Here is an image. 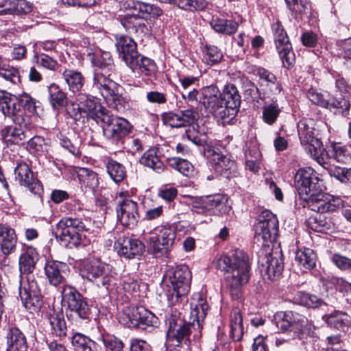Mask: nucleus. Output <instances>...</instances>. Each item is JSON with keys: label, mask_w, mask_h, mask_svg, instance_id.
Here are the masks:
<instances>
[{"label": "nucleus", "mask_w": 351, "mask_h": 351, "mask_svg": "<svg viewBox=\"0 0 351 351\" xmlns=\"http://www.w3.org/2000/svg\"><path fill=\"white\" fill-rule=\"evenodd\" d=\"M199 101L210 113L216 118L218 116H224L226 114L221 111L222 107L219 102L220 92L219 88L215 85L206 86L202 89Z\"/></svg>", "instance_id": "obj_22"}, {"label": "nucleus", "mask_w": 351, "mask_h": 351, "mask_svg": "<svg viewBox=\"0 0 351 351\" xmlns=\"http://www.w3.org/2000/svg\"><path fill=\"white\" fill-rule=\"evenodd\" d=\"M35 58L38 64L47 69L54 71L58 66L57 61L48 55L42 53L39 56L36 55Z\"/></svg>", "instance_id": "obj_64"}, {"label": "nucleus", "mask_w": 351, "mask_h": 351, "mask_svg": "<svg viewBox=\"0 0 351 351\" xmlns=\"http://www.w3.org/2000/svg\"><path fill=\"white\" fill-rule=\"evenodd\" d=\"M176 238V228L168 225L157 226L150 232L144 233L143 236L148 249L156 258L169 254L175 243Z\"/></svg>", "instance_id": "obj_4"}, {"label": "nucleus", "mask_w": 351, "mask_h": 351, "mask_svg": "<svg viewBox=\"0 0 351 351\" xmlns=\"http://www.w3.org/2000/svg\"><path fill=\"white\" fill-rule=\"evenodd\" d=\"M121 322L130 328L153 326L157 322V317L143 306L128 308L124 310Z\"/></svg>", "instance_id": "obj_17"}, {"label": "nucleus", "mask_w": 351, "mask_h": 351, "mask_svg": "<svg viewBox=\"0 0 351 351\" xmlns=\"http://www.w3.org/2000/svg\"><path fill=\"white\" fill-rule=\"evenodd\" d=\"M319 178L314 170L311 168L300 169L295 175V186L300 197L307 203H313L312 210L319 213L316 218L315 230L327 234L329 223L326 221V214L329 211V202L323 200L318 194Z\"/></svg>", "instance_id": "obj_2"}, {"label": "nucleus", "mask_w": 351, "mask_h": 351, "mask_svg": "<svg viewBox=\"0 0 351 351\" xmlns=\"http://www.w3.org/2000/svg\"><path fill=\"white\" fill-rule=\"evenodd\" d=\"M88 56H91L90 60L94 69L106 73H112L114 70L113 60L109 52L102 51L93 56L88 53Z\"/></svg>", "instance_id": "obj_37"}, {"label": "nucleus", "mask_w": 351, "mask_h": 351, "mask_svg": "<svg viewBox=\"0 0 351 351\" xmlns=\"http://www.w3.org/2000/svg\"><path fill=\"white\" fill-rule=\"evenodd\" d=\"M185 134L188 140L197 146H205L207 143V137L204 134H200L193 128L186 130Z\"/></svg>", "instance_id": "obj_62"}, {"label": "nucleus", "mask_w": 351, "mask_h": 351, "mask_svg": "<svg viewBox=\"0 0 351 351\" xmlns=\"http://www.w3.org/2000/svg\"><path fill=\"white\" fill-rule=\"evenodd\" d=\"M258 263L261 271L268 279L275 280L280 276L284 265L282 257L278 253H272V249L268 244H263L258 252Z\"/></svg>", "instance_id": "obj_13"}, {"label": "nucleus", "mask_w": 351, "mask_h": 351, "mask_svg": "<svg viewBox=\"0 0 351 351\" xmlns=\"http://www.w3.org/2000/svg\"><path fill=\"white\" fill-rule=\"evenodd\" d=\"M274 322L281 332L303 331L308 325V320L305 316L293 311L276 313Z\"/></svg>", "instance_id": "obj_16"}, {"label": "nucleus", "mask_w": 351, "mask_h": 351, "mask_svg": "<svg viewBox=\"0 0 351 351\" xmlns=\"http://www.w3.org/2000/svg\"><path fill=\"white\" fill-rule=\"evenodd\" d=\"M157 152V150L154 148L147 150L141 157L139 162L143 166L153 169L158 173H160L164 171L165 167Z\"/></svg>", "instance_id": "obj_40"}, {"label": "nucleus", "mask_w": 351, "mask_h": 351, "mask_svg": "<svg viewBox=\"0 0 351 351\" xmlns=\"http://www.w3.org/2000/svg\"><path fill=\"white\" fill-rule=\"evenodd\" d=\"M208 305L201 298L197 304L191 309L189 321L182 317L179 308L171 307L166 316V324L168 326L167 339L182 344L190 341V336L193 334L195 340L201 337L200 319H204L207 313Z\"/></svg>", "instance_id": "obj_1"}, {"label": "nucleus", "mask_w": 351, "mask_h": 351, "mask_svg": "<svg viewBox=\"0 0 351 351\" xmlns=\"http://www.w3.org/2000/svg\"><path fill=\"white\" fill-rule=\"evenodd\" d=\"M0 112L5 118H8L13 123L25 129H29L32 120L24 114L21 108H17V99L16 96L6 91H0Z\"/></svg>", "instance_id": "obj_12"}, {"label": "nucleus", "mask_w": 351, "mask_h": 351, "mask_svg": "<svg viewBox=\"0 0 351 351\" xmlns=\"http://www.w3.org/2000/svg\"><path fill=\"white\" fill-rule=\"evenodd\" d=\"M169 165L184 176H189L193 171V165L185 159L180 158H171L167 160Z\"/></svg>", "instance_id": "obj_51"}, {"label": "nucleus", "mask_w": 351, "mask_h": 351, "mask_svg": "<svg viewBox=\"0 0 351 351\" xmlns=\"http://www.w3.org/2000/svg\"><path fill=\"white\" fill-rule=\"evenodd\" d=\"M77 173L82 186L93 193L95 192L99 185L98 175L87 168H80Z\"/></svg>", "instance_id": "obj_39"}, {"label": "nucleus", "mask_w": 351, "mask_h": 351, "mask_svg": "<svg viewBox=\"0 0 351 351\" xmlns=\"http://www.w3.org/2000/svg\"><path fill=\"white\" fill-rule=\"evenodd\" d=\"M6 351H27V343L25 335L16 327L10 328L7 335Z\"/></svg>", "instance_id": "obj_34"}, {"label": "nucleus", "mask_w": 351, "mask_h": 351, "mask_svg": "<svg viewBox=\"0 0 351 351\" xmlns=\"http://www.w3.org/2000/svg\"><path fill=\"white\" fill-rule=\"evenodd\" d=\"M113 267L100 260L93 259L85 262L81 269L83 278L95 284L99 288L109 291L114 281Z\"/></svg>", "instance_id": "obj_8"}, {"label": "nucleus", "mask_w": 351, "mask_h": 351, "mask_svg": "<svg viewBox=\"0 0 351 351\" xmlns=\"http://www.w3.org/2000/svg\"><path fill=\"white\" fill-rule=\"evenodd\" d=\"M226 197L220 194H216L212 196H208L201 200L202 205L207 210L219 208L218 210L221 211L220 207L224 204Z\"/></svg>", "instance_id": "obj_56"}, {"label": "nucleus", "mask_w": 351, "mask_h": 351, "mask_svg": "<svg viewBox=\"0 0 351 351\" xmlns=\"http://www.w3.org/2000/svg\"><path fill=\"white\" fill-rule=\"evenodd\" d=\"M140 13H128L121 20L122 25L130 33L147 34L149 29Z\"/></svg>", "instance_id": "obj_31"}, {"label": "nucleus", "mask_w": 351, "mask_h": 351, "mask_svg": "<svg viewBox=\"0 0 351 351\" xmlns=\"http://www.w3.org/2000/svg\"><path fill=\"white\" fill-rule=\"evenodd\" d=\"M280 112V109L276 101L266 104L263 108V119L265 123L271 125L276 121Z\"/></svg>", "instance_id": "obj_52"}, {"label": "nucleus", "mask_w": 351, "mask_h": 351, "mask_svg": "<svg viewBox=\"0 0 351 351\" xmlns=\"http://www.w3.org/2000/svg\"><path fill=\"white\" fill-rule=\"evenodd\" d=\"M99 0H58L57 4L61 8L77 7L88 8L95 5Z\"/></svg>", "instance_id": "obj_57"}, {"label": "nucleus", "mask_w": 351, "mask_h": 351, "mask_svg": "<svg viewBox=\"0 0 351 351\" xmlns=\"http://www.w3.org/2000/svg\"><path fill=\"white\" fill-rule=\"evenodd\" d=\"M255 238L263 244L275 241L278 232L277 217L268 210H263L254 226Z\"/></svg>", "instance_id": "obj_14"}, {"label": "nucleus", "mask_w": 351, "mask_h": 351, "mask_svg": "<svg viewBox=\"0 0 351 351\" xmlns=\"http://www.w3.org/2000/svg\"><path fill=\"white\" fill-rule=\"evenodd\" d=\"M296 300L301 305L308 308H317L322 305V300L315 295H311L306 293H301L298 295Z\"/></svg>", "instance_id": "obj_59"}, {"label": "nucleus", "mask_w": 351, "mask_h": 351, "mask_svg": "<svg viewBox=\"0 0 351 351\" xmlns=\"http://www.w3.org/2000/svg\"><path fill=\"white\" fill-rule=\"evenodd\" d=\"M252 73L258 77L259 84L265 90L273 95L279 94L282 90V84L277 77L270 71L261 66L252 68Z\"/></svg>", "instance_id": "obj_26"}, {"label": "nucleus", "mask_w": 351, "mask_h": 351, "mask_svg": "<svg viewBox=\"0 0 351 351\" xmlns=\"http://www.w3.org/2000/svg\"><path fill=\"white\" fill-rule=\"evenodd\" d=\"M116 46L119 57L127 65L134 60L138 54L136 50V44L129 36H121L117 39Z\"/></svg>", "instance_id": "obj_29"}, {"label": "nucleus", "mask_w": 351, "mask_h": 351, "mask_svg": "<svg viewBox=\"0 0 351 351\" xmlns=\"http://www.w3.org/2000/svg\"><path fill=\"white\" fill-rule=\"evenodd\" d=\"M62 302L66 304L71 316L90 320L91 309L86 299L73 286L64 285L61 290Z\"/></svg>", "instance_id": "obj_10"}, {"label": "nucleus", "mask_w": 351, "mask_h": 351, "mask_svg": "<svg viewBox=\"0 0 351 351\" xmlns=\"http://www.w3.org/2000/svg\"><path fill=\"white\" fill-rule=\"evenodd\" d=\"M62 78L73 93L80 90L84 84V77L76 70H64L62 73Z\"/></svg>", "instance_id": "obj_41"}, {"label": "nucleus", "mask_w": 351, "mask_h": 351, "mask_svg": "<svg viewBox=\"0 0 351 351\" xmlns=\"http://www.w3.org/2000/svg\"><path fill=\"white\" fill-rule=\"evenodd\" d=\"M271 29L276 48L282 64L287 69H289L294 63L295 55L287 34L279 22L274 23Z\"/></svg>", "instance_id": "obj_15"}, {"label": "nucleus", "mask_w": 351, "mask_h": 351, "mask_svg": "<svg viewBox=\"0 0 351 351\" xmlns=\"http://www.w3.org/2000/svg\"><path fill=\"white\" fill-rule=\"evenodd\" d=\"M16 97L17 99V108H21L24 114L28 117V119L31 120V116L36 112V99L26 93L20 94Z\"/></svg>", "instance_id": "obj_47"}, {"label": "nucleus", "mask_w": 351, "mask_h": 351, "mask_svg": "<svg viewBox=\"0 0 351 351\" xmlns=\"http://www.w3.org/2000/svg\"><path fill=\"white\" fill-rule=\"evenodd\" d=\"M164 123L171 128H182L190 125L195 120V112L191 109L163 114Z\"/></svg>", "instance_id": "obj_28"}, {"label": "nucleus", "mask_w": 351, "mask_h": 351, "mask_svg": "<svg viewBox=\"0 0 351 351\" xmlns=\"http://www.w3.org/2000/svg\"><path fill=\"white\" fill-rule=\"evenodd\" d=\"M86 226L82 219L77 217H62L56 224L55 236L65 247L73 248L78 247L82 243L80 232Z\"/></svg>", "instance_id": "obj_9"}, {"label": "nucleus", "mask_w": 351, "mask_h": 351, "mask_svg": "<svg viewBox=\"0 0 351 351\" xmlns=\"http://www.w3.org/2000/svg\"><path fill=\"white\" fill-rule=\"evenodd\" d=\"M69 271L68 265L63 263L56 261H47L45 266V273L51 285L57 287L61 284L62 287L66 282V276Z\"/></svg>", "instance_id": "obj_24"}, {"label": "nucleus", "mask_w": 351, "mask_h": 351, "mask_svg": "<svg viewBox=\"0 0 351 351\" xmlns=\"http://www.w3.org/2000/svg\"><path fill=\"white\" fill-rule=\"evenodd\" d=\"M311 121L307 120H301L298 124V132L302 143H306L308 145V151L312 154L313 149L315 155L318 153L315 145L319 144L317 139L313 137V128L310 125Z\"/></svg>", "instance_id": "obj_33"}, {"label": "nucleus", "mask_w": 351, "mask_h": 351, "mask_svg": "<svg viewBox=\"0 0 351 351\" xmlns=\"http://www.w3.org/2000/svg\"><path fill=\"white\" fill-rule=\"evenodd\" d=\"M17 237L15 230L5 224H0V249L8 256L15 252Z\"/></svg>", "instance_id": "obj_30"}, {"label": "nucleus", "mask_w": 351, "mask_h": 351, "mask_svg": "<svg viewBox=\"0 0 351 351\" xmlns=\"http://www.w3.org/2000/svg\"><path fill=\"white\" fill-rule=\"evenodd\" d=\"M221 51L216 46L206 45L204 50V60L208 64L213 65L223 59Z\"/></svg>", "instance_id": "obj_53"}, {"label": "nucleus", "mask_w": 351, "mask_h": 351, "mask_svg": "<svg viewBox=\"0 0 351 351\" xmlns=\"http://www.w3.org/2000/svg\"><path fill=\"white\" fill-rule=\"evenodd\" d=\"M49 101L53 108L63 107L67 104L66 94L56 84L48 87Z\"/></svg>", "instance_id": "obj_48"}, {"label": "nucleus", "mask_w": 351, "mask_h": 351, "mask_svg": "<svg viewBox=\"0 0 351 351\" xmlns=\"http://www.w3.org/2000/svg\"><path fill=\"white\" fill-rule=\"evenodd\" d=\"M102 341L106 348L110 351H122L123 343L122 341L114 335L106 334L102 335Z\"/></svg>", "instance_id": "obj_60"}, {"label": "nucleus", "mask_w": 351, "mask_h": 351, "mask_svg": "<svg viewBox=\"0 0 351 351\" xmlns=\"http://www.w3.org/2000/svg\"><path fill=\"white\" fill-rule=\"evenodd\" d=\"M167 277L172 287L171 292L167 295L168 302L171 306H179L190 289L191 272L188 266L181 265L169 269Z\"/></svg>", "instance_id": "obj_6"}, {"label": "nucleus", "mask_w": 351, "mask_h": 351, "mask_svg": "<svg viewBox=\"0 0 351 351\" xmlns=\"http://www.w3.org/2000/svg\"><path fill=\"white\" fill-rule=\"evenodd\" d=\"M76 101L78 109L86 113L88 117L94 119L97 123L109 111L103 107L95 97L90 95L80 93L77 95Z\"/></svg>", "instance_id": "obj_19"}, {"label": "nucleus", "mask_w": 351, "mask_h": 351, "mask_svg": "<svg viewBox=\"0 0 351 351\" xmlns=\"http://www.w3.org/2000/svg\"><path fill=\"white\" fill-rule=\"evenodd\" d=\"M330 159L332 158L336 162L341 164H345L350 158L348 150L345 145H342L340 143L330 144Z\"/></svg>", "instance_id": "obj_50"}, {"label": "nucleus", "mask_w": 351, "mask_h": 351, "mask_svg": "<svg viewBox=\"0 0 351 351\" xmlns=\"http://www.w3.org/2000/svg\"><path fill=\"white\" fill-rule=\"evenodd\" d=\"M27 281V285H25L23 287H22L20 282L19 287V295L27 309L30 311H36L40 308L43 304L40 291L36 281H29V278Z\"/></svg>", "instance_id": "obj_20"}, {"label": "nucleus", "mask_w": 351, "mask_h": 351, "mask_svg": "<svg viewBox=\"0 0 351 351\" xmlns=\"http://www.w3.org/2000/svg\"><path fill=\"white\" fill-rule=\"evenodd\" d=\"M351 318L347 313L336 312L330 314V345L341 342L342 334H346L350 327Z\"/></svg>", "instance_id": "obj_23"}, {"label": "nucleus", "mask_w": 351, "mask_h": 351, "mask_svg": "<svg viewBox=\"0 0 351 351\" xmlns=\"http://www.w3.org/2000/svg\"><path fill=\"white\" fill-rule=\"evenodd\" d=\"M295 261L304 269H311L316 263V254L310 248L300 249L295 252Z\"/></svg>", "instance_id": "obj_44"}, {"label": "nucleus", "mask_w": 351, "mask_h": 351, "mask_svg": "<svg viewBox=\"0 0 351 351\" xmlns=\"http://www.w3.org/2000/svg\"><path fill=\"white\" fill-rule=\"evenodd\" d=\"M128 66H129L134 72L136 71L144 75H151L156 70L154 62L139 53Z\"/></svg>", "instance_id": "obj_36"}, {"label": "nucleus", "mask_w": 351, "mask_h": 351, "mask_svg": "<svg viewBox=\"0 0 351 351\" xmlns=\"http://www.w3.org/2000/svg\"><path fill=\"white\" fill-rule=\"evenodd\" d=\"M0 77L13 84L20 82L19 71L11 66L5 67L2 64V58L0 56Z\"/></svg>", "instance_id": "obj_54"}, {"label": "nucleus", "mask_w": 351, "mask_h": 351, "mask_svg": "<svg viewBox=\"0 0 351 351\" xmlns=\"http://www.w3.org/2000/svg\"><path fill=\"white\" fill-rule=\"evenodd\" d=\"M47 319L52 334L60 338L66 335V325L62 314L53 311L48 315Z\"/></svg>", "instance_id": "obj_43"}, {"label": "nucleus", "mask_w": 351, "mask_h": 351, "mask_svg": "<svg viewBox=\"0 0 351 351\" xmlns=\"http://www.w3.org/2000/svg\"><path fill=\"white\" fill-rule=\"evenodd\" d=\"M219 102L222 107L223 112H225L224 116H218L219 119H232L235 115V110L239 107L241 104V96L239 94L237 87L232 84H228L220 93Z\"/></svg>", "instance_id": "obj_18"}, {"label": "nucleus", "mask_w": 351, "mask_h": 351, "mask_svg": "<svg viewBox=\"0 0 351 351\" xmlns=\"http://www.w3.org/2000/svg\"><path fill=\"white\" fill-rule=\"evenodd\" d=\"M0 7H5L1 10L4 14H24L31 12V4L25 0H2Z\"/></svg>", "instance_id": "obj_35"}, {"label": "nucleus", "mask_w": 351, "mask_h": 351, "mask_svg": "<svg viewBox=\"0 0 351 351\" xmlns=\"http://www.w3.org/2000/svg\"><path fill=\"white\" fill-rule=\"evenodd\" d=\"M71 341L75 351H95V341L82 333L74 334Z\"/></svg>", "instance_id": "obj_46"}, {"label": "nucleus", "mask_w": 351, "mask_h": 351, "mask_svg": "<svg viewBox=\"0 0 351 351\" xmlns=\"http://www.w3.org/2000/svg\"><path fill=\"white\" fill-rule=\"evenodd\" d=\"M330 176L342 183L351 182V168L335 166L333 169L330 168Z\"/></svg>", "instance_id": "obj_61"}, {"label": "nucleus", "mask_w": 351, "mask_h": 351, "mask_svg": "<svg viewBox=\"0 0 351 351\" xmlns=\"http://www.w3.org/2000/svg\"><path fill=\"white\" fill-rule=\"evenodd\" d=\"M15 175L20 184L30 192L39 195L42 193L43 190L40 182L34 178L33 172L27 164H19L15 169Z\"/></svg>", "instance_id": "obj_25"}, {"label": "nucleus", "mask_w": 351, "mask_h": 351, "mask_svg": "<svg viewBox=\"0 0 351 351\" xmlns=\"http://www.w3.org/2000/svg\"><path fill=\"white\" fill-rule=\"evenodd\" d=\"M131 191L121 189L118 193L117 214L119 221L123 226L132 229L139 220V214L138 204L131 199Z\"/></svg>", "instance_id": "obj_11"}, {"label": "nucleus", "mask_w": 351, "mask_h": 351, "mask_svg": "<svg viewBox=\"0 0 351 351\" xmlns=\"http://www.w3.org/2000/svg\"><path fill=\"white\" fill-rule=\"evenodd\" d=\"M180 8L187 11L202 10L206 6L205 0H175Z\"/></svg>", "instance_id": "obj_55"}, {"label": "nucleus", "mask_w": 351, "mask_h": 351, "mask_svg": "<svg viewBox=\"0 0 351 351\" xmlns=\"http://www.w3.org/2000/svg\"><path fill=\"white\" fill-rule=\"evenodd\" d=\"M47 140L41 136H34L28 141L27 149L32 152H47Z\"/></svg>", "instance_id": "obj_58"}, {"label": "nucleus", "mask_w": 351, "mask_h": 351, "mask_svg": "<svg viewBox=\"0 0 351 351\" xmlns=\"http://www.w3.org/2000/svg\"><path fill=\"white\" fill-rule=\"evenodd\" d=\"M204 153L215 171L219 174L223 173L235 165L234 160L222 154L217 148L207 146L204 149Z\"/></svg>", "instance_id": "obj_27"}, {"label": "nucleus", "mask_w": 351, "mask_h": 351, "mask_svg": "<svg viewBox=\"0 0 351 351\" xmlns=\"http://www.w3.org/2000/svg\"><path fill=\"white\" fill-rule=\"evenodd\" d=\"M118 254L128 259L138 258L145 250V245L138 239L130 237H119L114 243Z\"/></svg>", "instance_id": "obj_21"}, {"label": "nucleus", "mask_w": 351, "mask_h": 351, "mask_svg": "<svg viewBox=\"0 0 351 351\" xmlns=\"http://www.w3.org/2000/svg\"><path fill=\"white\" fill-rule=\"evenodd\" d=\"M23 128H25L23 127ZM27 132V131L23 129V127L6 126L1 130L0 135L3 141L6 143L7 145L14 144L21 145L29 137Z\"/></svg>", "instance_id": "obj_32"}, {"label": "nucleus", "mask_w": 351, "mask_h": 351, "mask_svg": "<svg viewBox=\"0 0 351 351\" xmlns=\"http://www.w3.org/2000/svg\"><path fill=\"white\" fill-rule=\"evenodd\" d=\"M38 260V254L35 249L29 247L23 253L19 258V270L22 274H29L35 269L36 263Z\"/></svg>", "instance_id": "obj_38"}, {"label": "nucleus", "mask_w": 351, "mask_h": 351, "mask_svg": "<svg viewBox=\"0 0 351 351\" xmlns=\"http://www.w3.org/2000/svg\"><path fill=\"white\" fill-rule=\"evenodd\" d=\"M103 134L111 144L122 147L132 130V124L125 119L113 115L110 111L99 121Z\"/></svg>", "instance_id": "obj_7"}, {"label": "nucleus", "mask_w": 351, "mask_h": 351, "mask_svg": "<svg viewBox=\"0 0 351 351\" xmlns=\"http://www.w3.org/2000/svg\"><path fill=\"white\" fill-rule=\"evenodd\" d=\"M217 269L226 273V279L232 294L238 296L239 288L248 282L250 265L248 255L241 250H235L229 255H221L215 262Z\"/></svg>", "instance_id": "obj_3"}, {"label": "nucleus", "mask_w": 351, "mask_h": 351, "mask_svg": "<svg viewBox=\"0 0 351 351\" xmlns=\"http://www.w3.org/2000/svg\"><path fill=\"white\" fill-rule=\"evenodd\" d=\"M230 326L232 339L235 341H240L243 335V326L240 310L237 308L231 312Z\"/></svg>", "instance_id": "obj_45"}, {"label": "nucleus", "mask_w": 351, "mask_h": 351, "mask_svg": "<svg viewBox=\"0 0 351 351\" xmlns=\"http://www.w3.org/2000/svg\"><path fill=\"white\" fill-rule=\"evenodd\" d=\"M106 167L108 175L115 182H121L126 177L125 167L115 160H109L106 163Z\"/></svg>", "instance_id": "obj_49"}, {"label": "nucleus", "mask_w": 351, "mask_h": 351, "mask_svg": "<svg viewBox=\"0 0 351 351\" xmlns=\"http://www.w3.org/2000/svg\"><path fill=\"white\" fill-rule=\"evenodd\" d=\"M288 8L295 13H303L309 8L308 0H285Z\"/></svg>", "instance_id": "obj_63"}, {"label": "nucleus", "mask_w": 351, "mask_h": 351, "mask_svg": "<svg viewBox=\"0 0 351 351\" xmlns=\"http://www.w3.org/2000/svg\"><path fill=\"white\" fill-rule=\"evenodd\" d=\"M111 73L94 69L93 89L97 91L106 101L107 104L119 112L123 111L127 101L119 93V86L110 78Z\"/></svg>", "instance_id": "obj_5"}, {"label": "nucleus", "mask_w": 351, "mask_h": 351, "mask_svg": "<svg viewBox=\"0 0 351 351\" xmlns=\"http://www.w3.org/2000/svg\"><path fill=\"white\" fill-rule=\"evenodd\" d=\"M210 24L216 32L225 35L234 34L239 27V23L237 21L223 18L213 19Z\"/></svg>", "instance_id": "obj_42"}]
</instances>
